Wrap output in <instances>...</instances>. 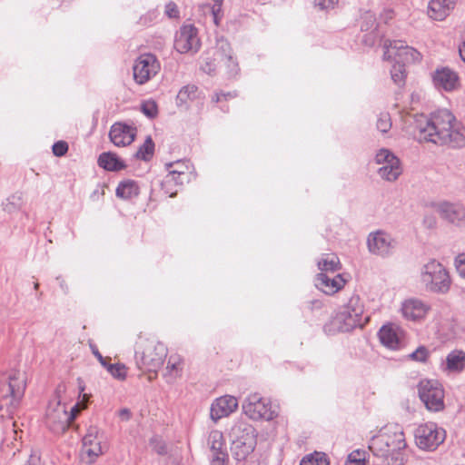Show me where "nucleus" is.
Returning <instances> with one entry per match:
<instances>
[{
    "label": "nucleus",
    "instance_id": "obj_19",
    "mask_svg": "<svg viewBox=\"0 0 465 465\" xmlns=\"http://www.w3.org/2000/svg\"><path fill=\"white\" fill-rule=\"evenodd\" d=\"M208 444L212 452L211 465H227L228 454L224 449L223 435L219 430L209 434Z\"/></svg>",
    "mask_w": 465,
    "mask_h": 465
},
{
    "label": "nucleus",
    "instance_id": "obj_9",
    "mask_svg": "<svg viewBox=\"0 0 465 465\" xmlns=\"http://www.w3.org/2000/svg\"><path fill=\"white\" fill-rule=\"evenodd\" d=\"M375 161L381 165L378 173L383 180L394 182L402 173L400 159L388 149H381L376 153Z\"/></svg>",
    "mask_w": 465,
    "mask_h": 465
},
{
    "label": "nucleus",
    "instance_id": "obj_47",
    "mask_svg": "<svg viewBox=\"0 0 465 465\" xmlns=\"http://www.w3.org/2000/svg\"><path fill=\"white\" fill-rule=\"evenodd\" d=\"M53 153L55 156L61 157L64 156L68 151V144L64 141H58L53 145Z\"/></svg>",
    "mask_w": 465,
    "mask_h": 465
},
{
    "label": "nucleus",
    "instance_id": "obj_48",
    "mask_svg": "<svg viewBox=\"0 0 465 465\" xmlns=\"http://www.w3.org/2000/svg\"><path fill=\"white\" fill-rule=\"evenodd\" d=\"M346 465H364V459L361 458L359 450L353 451L348 456Z\"/></svg>",
    "mask_w": 465,
    "mask_h": 465
},
{
    "label": "nucleus",
    "instance_id": "obj_36",
    "mask_svg": "<svg viewBox=\"0 0 465 465\" xmlns=\"http://www.w3.org/2000/svg\"><path fill=\"white\" fill-rule=\"evenodd\" d=\"M318 268L322 272H336L340 269L339 258L335 255L323 258L318 262Z\"/></svg>",
    "mask_w": 465,
    "mask_h": 465
},
{
    "label": "nucleus",
    "instance_id": "obj_52",
    "mask_svg": "<svg viewBox=\"0 0 465 465\" xmlns=\"http://www.w3.org/2000/svg\"><path fill=\"white\" fill-rule=\"evenodd\" d=\"M339 0H314L315 6L322 10L333 8Z\"/></svg>",
    "mask_w": 465,
    "mask_h": 465
},
{
    "label": "nucleus",
    "instance_id": "obj_15",
    "mask_svg": "<svg viewBox=\"0 0 465 465\" xmlns=\"http://www.w3.org/2000/svg\"><path fill=\"white\" fill-rule=\"evenodd\" d=\"M200 47V40L197 36V29L192 25L181 27L174 41V48L181 54L190 51L197 52Z\"/></svg>",
    "mask_w": 465,
    "mask_h": 465
},
{
    "label": "nucleus",
    "instance_id": "obj_59",
    "mask_svg": "<svg viewBox=\"0 0 465 465\" xmlns=\"http://www.w3.org/2000/svg\"><path fill=\"white\" fill-rule=\"evenodd\" d=\"M459 53L461 60L465 63V41L460 45Z\"/></svg>",
    "mask_w": 465,
    "mask_h": 465
},
{
    "label": "nucleus",
    "instance_id": "obj_1",
    "mask_svg": "<svg viewBox=\"0 0 465 465\" xmlns=\"http://www.w3.org/2000/svg\"><path fill=\"white\" fill-rule=\"evenodd\" d=\"M418 139L453 147L465 145V127L447 109L438 110L417 125Z\"/></svg>",
    "mask_w": 465,
    "mask_h": 465
},
{
    "label": "nucleus",
    "instance_id": "obj_16",
    "mask_svg": "<svg viewBox=\"0 0 465 465\" xmlns=\"http://www.w3.org/2000/svg\"><path fill=\"white\" fill-rule=\"evenodd\" d=\"M367 245L371 253L385 256L395 248L396 242L387 232L377 231L369 234Z\"/></svg>",
    "mask_w": 465,
    "mask_h": 465
},
{
    "label": "nucleus",
    "instance_id": "obj_27",
    "mask_svg": "<svg viewBox=\"0 0 465 465\" xmlns=\"http://www.w3.org/2000/svg\"><path fill=\"white\" fill-rule=\"evenodd\" d=\"M256 444L252 441H232L231 453L238 461L245 460L247 457L254 450Z\"/></svg>",
    "mask_w": 465,
    "mask_h": 465
},
{
    "label": "nucleus",
    "instance_id": "obj_42",
    "mask_svg": "<svg viewBox=\"0 0 465 465\" xmlns=\"http://www.w3.org/2000/svg\"><path fill=\"white\" fill-rule=\"evenodd\" d=\"M377 129L381 133H387L391 127V116L388 113H381L377 120Z\"/></svg>",
    "mask_w": 465,
    "mask_h": 465
},
{
    "label": "nucleus",
    "instance_id": "obj_26",
    "mask_svg": "<svg viewBox=\"0 0 465 465\" xmlns=\"http://www.w3.org/2000/svg\"><path fill=\"white\" fill-rule=\"evenodd\" d=\"M98 165L110 172H118L126 168L124 161L112 152L101 153L98 158Z\"/></svg>",
    "mask_w": 465,
    "mask_h": 465
},
{
    "label": "nucleus",
    "instance_id": "obj_46",
    "mask_svg": "<svg viewBox=\"0 0 465 465\" xmlns=\"http://www.w3.org/2000/svg\"><path fill=\"white\" fill-rule=\"evenodd\" d=\"M150 445L152 446L153 450L160 455H164L167 453L165 442L157 437H154L150 440Z\"/></svg>",
    "mask_w": 465,
    "mask_h": 465
},
{
    "label": "nucleus",
    "instance_id": "obj_30",
    "mask_svg": "<svg viewBox=\"0 0 465 465\" xmlns=\"http://www.w3.org/2000/svg\"><path fill=\"white\" fill-rule=\"evenodd\" d=\"M465 368V352L454 350L446 358V369L450 371H461Z\"/></svg>",
    "mask_w": 465,
    "mask_h": 465
},
{
    "label": "nucleus",
    "instance_id": "obj_28",
    "mask_svg": "<svg viewBox=\"0 0 465 465\" xmlns=\"http://www.w3.org/2000/svg\"><path fill=\"white\" fill-rule=\"evenodd\" d=\"M116 196L124 200L138 196L140 193L138 183L134 180L122 181L115 191Z\"/></svg>",
    "mask_w": 465,
    "mask_h": 465
},
{
    "label": "nucleus",
    "instance_id": "obj_32",
    "mask_svg": "<svg viewBox=\"0 0 465 465\" xmlns=\"http://www.w3.org/2000/svg\"><path fill=\"white\" fill-rule=\"evenodd\" d=\"M183 371V360L179 355H171L166 365L165 376L172 381L180 377Z\"/></svg>",
    "mask_w": 465,
    "mask_h": 465
},
{
    "label": "nucleus",
    "instance_id": "obj_13",
    "mask_svg": "<svg viewBox=\"0 0 465 465\" xmlns=\"http://www.w3.org/2000/svg\"><path fill=\"white\" fill-rule=\"evenodd\" d=\"M73 420L74 415H68L65 406L60 402L48 406L46 411V425L54 433H64Z\"/></svg>",
    "mask_w": 465,
    "mask_h": 465
},
{
    "label": "nucleus",
    "instance_id": "obj_37",
    "mask_svg": "<svg viewBox=\"0 0 465 465\" xmlns=\"http://www.w3.org/2000/svg\"><path fill=\"white\" fill-rule=\"evenodd\" d=\"M224 67L225 74L228 78H233L240 73V66L236 57L229 56V58L221 62Z\"/></svg>",
    "mask_w": 465,
    "mask_h": 465
},
{
    "label": "nucleus",
    "instance_id": "obj_24",
    "mask_svg": "<svg viewBox=\"0 0 465 465\" xmlns=\"http://www.w3.org/2000/svg\"><path fill=\"white\" fill-rule=\"evenodd\" d=\"M316 286L326 294H333L341 290L344 285V280L341 274L330 278L327 274L321 272L316 278Z\"/></svg>",
    "mask_w": 465,
    "mask_h": 465
},
{
    "label": "nucleus",
    "instance_id": "obj_12",
    "mask_svg": "<svg viewBox=\"0 0 465 465\" xmlns=\"http://www.w3.org/2000/svg\"><path fill=\"white\" fill-rule=\"evenodd\" d=\"M160 70V64L153 54H143L133 66L134 79L139 84H143L154 76Z\"/></svg>",
    "mask_w": 465,
    "mask_h": 465
},
{
    "label": "nucleus",
    "instance_id": "obj_34",
    "mask_svg": "<svg viewBox=\"0 0 465 465\" xmlns=\"http://www.w3.org/2000/svg\"><path fill=\"white\" fill-rule=\"evenodd\" d=\"M216 55L220 59V62L233 56V52L231 44L224 37H220L216 42Z\"/></svg>",
    "mask_w": 465,
    "mask_h": 465
},
{
    "label": "nucleus",
    "instance_id": "obj_7",
    "mask_svg": "<svg viewBox=\"0 0 465 465\" xmlns=\"http://www.w3.org/2000/svg\"><path fill=\"white\" fill-rule=\"evenodd\" d=\"M416 445L424 450H434L446 437L445 430L433 422L420 425L415 430Z\"/></svg>",
    "mask_w": 465,
    "mask_h": 465
},
{
    "label": "nucleus",
    "instance_id": "obj_3",
    "mask_svg": "<svg viewBox=\"0 0 465 465\" xmlns=\"http://www.w3.org/2000/svg\"><path fill=\"white\" fill-rule=\"evenodd\" d=\"M363 312L364 308L360 297L352 295L348 302L325 323L324 331L334 334L351 331L357 327L362 328L369 319L363 318Z\"/></svg>",
    "mask_w": 465,
    "mask_h": 465
},
{
    "label": "nucleus",
    "instance_id": "obj_20",
    "mask_svg": "<svg viewBox=\"0 0 465 465\" xmlns=\"http://www.w3.org/2000/svg\"><path fill=\"white\" fill-rule=\"evenodd\" d=\"M238 407V401L235 397L225 395L214 401L211 406L210 416L213 421L229 416Z\"/></svg>",
    "mask_w": 465,
    "mask_h": 465
},
{
    "label": "nucleus",
    "instance_id": "obj_45",
    "mask_svg": "<svg viewBox=\"0 0 465 465\" xmlns=\"http://www.w3.org/2000/svg\"><path fill=\"white\" fill-rule=\"evenodd\" d=\"M213 5L212 6V15L213 16V22L216 25H219L220 21L223 15V0H213Z\"/></svg>",
    "mask_w": 465,
    "mask_h": 465
},
{
    "label": "nucleus",
    "instance_id": "obj_35",
    "mask_svg": "<svg viewBox=\"0 0 465 465\" xmlns=\"http://www.w3.org/2000/svg\"><path fill=\"white\" fill-rule=\"evenodd\" d=\"M197 86L194 84H188L183 86L176 96L178 105L186 104L189 100H194L196 98Z\"/></svg>",
    "mask_w": 465,
    "mask_h": 465
},
{
    "label": "nucleus",
    "instance_id": "obj_29",
    "mask_svg": "<svg viewBox=\"0 0 465 465\" xmlns=\"http://www.w3.org/2000/svg\"><path fill=\"white\" fill-rule=\"evenodd\" d=\"M173 163H166V168L169 171L168 173L164 176L161 184L163 186L167 185H174L179 186L183 185L185 179H187V174L183 170H171L173 166Z\"/></svg>",
    "mask_w": 465,
    "mask_h": 465
},
{
    "label": "nucleus",
    "instance_id": "obj_18",
    "mask_svg": "<svg viewBox=\"0 0 465 465\" xmlns=\"http://www.w3.org/2000/svg\"><path fill=\"white\" fill-rule=\"evenodd\" d=\"M135 136L136 128L120 122L114 124L109 132L110 141L118 147L131 144Z\"/></svg>",
    "mask_w": 465,
    "mask_h": 465
},
{
    "label": "nucleus",
    "instance_id": "obj_41",
    "mask_svg": "<svg viewBox=\"0 0 465 465\" xmlns=\"http://www.w3.org/2000/svg\"><path fill=\"white\" fill-rule=\"evenodd\" d=\"M104 367L107 369L108 372L114 378H116L118 380H124L125 379L126 371H125L124 365L119 364V363L111 364V363L107 362L106 366H104Z\"/></svg>",
    "mask_w": 465,
    "mask_h": 465
},
{
    "label": "nucleus",
    "instance_id": "obj_64",
    "mask_svg": "<svg viewBox=\"0 0 465 465\" xmlns=\"http://www.w3.org/2000/svg\"><path fill=\"white\" fill-rule=\"evenodd\" d=\"M222 95H223V96H224L225 98H227V97H232V96H233L231 93L223 94Z\"/></svg>",
    "mask_w": 465,
    "mask_h": 465
},
{
    "label": "nucleus",
    "instance_id": "obj_60",
    "mask_svg": "<svg viewBox=\"0 0 465 465\" xmlns=\"http://www.w3.org/2000/svg\"><path fill=\"white\" fill-rule=\"evenodd\" d=\"M78 413H79V404L77 403L71 409L70 412H68V415H74V420Z\"/></svg>",
    "mask_w": 465,
    "mask_h": 465
},
{
    "label": "nucleus",
    "instance_id": "obj_10",
    "mask_svg": "<svg viewBox=\"0 0 465 465\" xmlns=\"http://www.w3.org/2000/svg\"><path fill=\"white\" fill-rule=\"evenodd\" d=\"M244 413L252 420H271L275 417L274 411L272 410L271 402L258 393L249 395L242 403Z\"/></svg>",
    "mask_w": 465,
    "mask_h": 465
},
{
    "label": "nucleus",
    "instance_id": "obj_57",
    "mask_svg": "<svg viewBox=\"0 0 465 465\" xmlns=\"http://www.w3.org/2000/svg\"><path fill=\"white\" fill-rule=\"evenodd\" d=\"M423 224L427 228H433L436 225V218L433 215H427L423 219Z\"/></svg>",
    "mask_w": 465,
    "mask_h": 465
},
{
    "label": "nucleus",
    "instance_id": "obj_58",
    "mask_svg": "<svg viewBox=\"0 0 465 465\" xmlns=\"http://www.w3.org/2000/svg\"><path fill=\"white\" fill-rule=\"evenodd\" d=\"M119 416L122 418V419H124L126 420H128L131 417V411L128 410V409H122L120 411H119Z\"/></svg>",
    "mask_w": 465,
    "mask_h": 465
},
{
    "label": "nucleus",
    "instance_id": "obj_21",
    "mask_svg": "<svg viewBox=\"0 0 465 465\" xmlns=\"http://www.w3.org/2000/svg\"><path fill=\"white\" fill-rule=\"evenodd\" d=\"M230 439L232 441H252V444H257V433L252 425L239 420L234 423L230 430Z\"/></svg>",
    "mask_w": 465,
    "mask_h": 465
},
{
    "label": "nucleus",
    "instance_id": "obj_23",
    "mask_svg": "<svg viewBox=\"0 0 465 465\" xmlns=\"http://www.w3.org/2000/svg\"><path fill=\"white\" fill-rule=\"evenodd\" d=\"M454 0H430L428 5V15L430 18L442 21L454 8Z\"/></svg>",
    "mask_w": 465,
    "mask_h": 465
},
{
    "label": "nucleus",
    "instance_id": "obj_44",
    "mask_svg": "<svg viewBox=\"0 0 465 465\" xmlns=\"http://www.w3.org/2000/svg\"><path fill=\"white\" fill-rule=\"evenodd\" d=\"M430 355L429 350L425 346H420L409 355L414 361L425 362Z\"/></svg>",
    "mask_w": 465,
    "mask_h": 465
},
{
    "label": "nucleus",
    "instance_id": "obj_51",
    "mask_svg": "<svg viewBox=\"0 0 465 465\" xmlns=\"http://www.w3.org/2000/svg\"><path fill=\"white\" fill-rule=\"evenodd\" d=\"M202 70L209 75H213L216 73L215 59L207 60L203 65Z\"/></svg>",
    "mask_w": 465,
    "mask_h": 465
},
{
    "label": "nucleus",
    "instance_id": "obj_43",
    "mask_svg": "<svg viewBox=\"0 0 465 465\" xmlns=\"http://www.w3.org/2000/svg\"><path fill=\"white\" fill-rule=\"evenodd\" d=\"M142 112L149 118L156 117L158 114L157 104L154 101H145L141 105Z\"/></svg>",
    "mask_w": 465,
    "mask_h": 465
},
{
    "label": "nucleus",
    "instance_id": "obj_55",
    "mask_svg": "<svg viewBox=\"0 0 465 465\" xmlns=\"http://www.w3.org/2000/svg\"><path fill=\"white\" fill-rule=\"evenodd\" d=\"M376 41V34L375 32L371 31L369 34L364 35L362 38V43L365 45L372 46L375 44Z\"/></svg>",
    "mask_w": 465,
    "mask_h": 465
},
{
    "label": "nucleus",
    "instance_id": "obj_40",
    "mask_svg": "<svg viewBox=\"0 0 465 465\" xmlns=\"http://www.w3.org/2000/svg\"><path fill=\"white\" fill-rule=\"evenodd\" d=\"M300 465H329V461L324 454L315 452L312 455L304 457Z\"/></svg>",
    "mask_w": 465,
    "mask_h": 465
},
{
    "label": "nucleus",
    "instance_id": "obj_2",
    "mask_svg": "<svg viewBox=\"0 0 465 465\" xmlns=\"http://www.w3.org/2000/svg\"><path fill=\"white\" fill-rule=\"evenodd\" d=\"M406 447L405 435L397 424L386 426L369 442V450L381 465H403Z\"/></svg>",
    "mask_w": 465,
    "mask_h": 465
},
{
    "label": "nucleus",
    "instance_id": "obj_33",
    "mask_svg": "<svg viewBox=\"0 0 465 465\" xmlns=\"http://www.w3.org/2000/svg\"><path fill=\"white\" fill-rule=\"evenodd\" d=\"M154 153V143L151 136H147L144 143L138 148L134 157L143 161H149Z\"/></svg>",
    "mask_w": 465,
    "mask_h": 465
},
{
    "label": "nucleus",
    "instance_id": "obj_61",
    "mask_svg": "<svg viewBox=\"0 0 465 465\" xmlns=\"http://www.w3.org/2000/svg\"><path fill=\"white\" fill-rule=\"evenodd\" d=\"M384 15H386L385 16V20L387 21L388 19H391L393 17V11L392 10H386L384 12Z\"/></svg>",
    "mask_w": 465,
    "mask_h": 465
},
{
    "label": "nucleus",
    "instance_id": "obj_17",
    "mask_svg": "<svg viewBox=\"0 0 465 465\" xmlns=\"http://www.w3.org/2000/svg\"><path fill=\"white\" fill-rule=\"evenodd\" d=\"M432 82L438 90L446 92L457 90L460 85L458 74L449 67L437 68L432 74Z\"/></svg>",
    "mask_w": 465,
    "mask_h": 465
},
{
    "label": "nucleus",
    "instance_id": "obj_38",
    "mask_svg": "<svg viewBox=\"0 0 465 465\" xmlns=\"http://www.w3.org/2000/svg\"><path fill=\"white\" fill-rule=\"evenodd\" d=\"M391 79L398 85H402L405 83L406 72L405 64L396 62L391 70Z\"/></svg>",
    "mask_w": 465,
    "mask_h": 465
},
{
    "label": "nucleus",
    "instance_id": "obj_39",
    "mask_svg": "<svg viewBox=\"0 0 465 465\" xmlns=\"http://www.w3.org/2000/svg\"><path fill=\"white\" fill-rule=\"evenodd\" d=\"M360 26H361V31L375 32L376 27H377L375 15L371 11L365 12L361 17V25Z\"/></svg>",
    "mask_w": 465,
    "mask_h": 465
},
{
    "label": "nucleus",
    "instance_id": "obj_22",
    "mask_svg": "<svg viewBox=\"0 0 465 465\" xmlns=\"http://www.w3.org/2000/svg\"><path fill=\"white\" fill-rule=\"evenodd\" d=\"M429 311V306L418 299H410L402 303L401 312L406 319L417 321L423 318Z\"/></svg>",
    "mask_w": 465,
    "mask_h": 465
},
{
    "label": "nucleus",
    "instance_id": "obj_54",
    "mask_svg": "<svg viewBox=\"0 0 465 465\" xmlns=\"http://www.w3.org/2000/svg\"><path fill=\"white\" fill-rule=\"evenodd\" d=\"M91 351L93 354L97 358L100 363L104 367L107 364L108 358H104L103 355L99 352L97 347L94 344H90Z\"/></svg>",
    "mask_w": 465,
    "mask_h": 465
},
{
    "label": "nucleus",
    "instance_id": "obj_31",
    "mask_svg": "<svg viewBox=\"0 0 465 465\" xmlns=\"http://www.w3.org/2000/svg\"><path fill=\"white\" fill-rule=\"evenodd\" d=\"M381 342L390 349L397 348L399 338L392 325H384L379 331Z\"/></svg>",
    "mask_w": 465,
    "mask_h": 465
},
{
    "label": "nucleus",
    "instance_id": "obj_25",
    "mask_svg": "<svg viewBox=\"0 0 465 465\" xmlns=\"http://www.w3.org/2000/svg\"><path fill=\"white\" fill-rule=\"evenodd\" d=\"M438 212L443 219L450 223H459L465 219V209L457 204L441 203L438 206Z\"/></svg>",
    "mask_w": 465,
    "mask_h": 465
},
{
    "label": "nucleus",
    "instance_id": "obj_8",
    "mask_svg": "<svg viewBox=\"0 0 465 465\" xmlns=\"http://www.w3.org/2000/svg\"><path fill=\"white\" fill-rule=\"evenodd\" d=\"M419 396L426 408L432 411L443 410L444 392L437 381H421L418 385Z\"/></svg>",
    "mask_w": 465,
    "mask_h": 465
},
{
    "label": "nucleus",
    "instance_id": "obj_4",
    "mask_svg": "<svg viewBox=\"0 0 465 465\" xmlns=\"http://www.w3.org/2000/svg\"><path fill=\"white\" fill-rule=\"evenodd\" d=\"M26 388L25 372L11 371L0 377V411L11 415L23 398Z\"/></svg>",
    "mask_w": 465,
    "mask_h": 465
},
{
    "label": "nucleus",
    "instance_id": "obj_56",
    "mask_svg": "<svg viewBox=\"0 0 465 465\" xmlns=\"http://www.w3.org/2000/svg\"><path fill=\"white\" fill-rule=\"evenodd\" d=\"M162 190L165 194H167L169 197H174L177 194V190L174 188V185H167L163 186L161 184Z\"/></svg>",
    "mask_w": 465,
    "mask_h": 465
},
{
    "label": "nucleus",
    "instance_id": "obj_11",
    "mask_svg": "<svg viewBox=\"0 0 465 465\" xmlns=\"http://www.w3.org/2000/svg\"><path fill=\"white\" fill-rule=\"evenodd\" d=\"M384 48L383 58L386 60L394 59L396 62L405 64L420 61L421 58L417 50L404 45L401 41H386Z\"/></svg>",
    "mask_w": 465,
    "mask_h": 465
},
{
    "label": "nucleus",
    "instance_id": "obj_6",
    "mask_svg": "<svg viewBox=\"0 0 465 465\" xmlns=\"http://www.w3.org/2000/svg\"><path fill=\"white\" fill-rule=\"evenodd\" d=\"M421 282L428 291L436 293H446L451 283L448 271L435 260L430 261L422 267Z\"/></svg>",
    "mask_w": 465,
    "mask_h": 465
},
{
    "label": "nucleus",
    "instance_id": "obj_63",
    "mask_svg": "<svg viewBox=\"0 0 465 465\" xmlns=\"http://www.w3.org/2000/svg\"><path fill=\"white\" fill-rule=\"evenodd\" d=\"M213 102L215 103H218L221 99H220V95L217 94H215V96L213 98Z\"/></svg>",
    "mask_w": 465,
    "mask_h": 465
},
{
    "label": "nucleus",
    "instance_id": "obj_50",
    "mask_svg": "<svg viewBox=\"0 0 465 465\" xmlns=\"http://www.w3.org/2000/svg\"><path fill=\"white\" fill-rule=\"evenodd\" d=\"M165 14L170 18H178L179 17V10L175 3L169 2L165 5Z\"/></svg>",
    "mask_w": 465,
    "mask_h": 465
},
{
    "label": "nucleus",
    "instance_id": "obj_53",
    "mask_svg": "<svg viewBox=\"0 0 465 465\" xmlns=\"http://www.w3.org/2000/svg\"><path fill=\"white\" fill-rule=\"evenodd\" d=\"M7 200L10 204L19 207L23 203V193L17 192L12 194Z\"/></svg>",
    "mask_w": 465,
    "mask_h": 465
},
{
    "label": "nucleus",
    "instance_id": "obj_62",
    "mask_svg": "<svg viewBox=\"0 0 465 465\" xmlns=\"http://www.w3.org/2000/svg\"><path fill=\"white\" fill-rule=\"evenodd\" d=\"M150 374L148 376L149 381H152L157 377V371H148Z\"/></svg>",
    "mask_w": 465,
    "mask_h": 465
},
{
    "label": "nucleus",
    "instance_id": "obj_5",
    "mask_svg": "<svg viewBox=\"0 0 465 465\" xmlns=\"http://www.w3.org/2000/svg\"><path fill=\"white\" fill-rule=\"evenodd\" d=\"M167 356V348L154 339H140L135 351L136 364L143 371H157Z\"/></svg>",
    "mask_w": 465,
    "mask_h": 465
},
{
    "label": "nucleus",
    "instance_id": "obj_14",
    "mask_svg": "<svg viewBox=\"0 0 465 465\" xmlns=\"http://www.w3.org/2000/svg\"><path fill=\"white\" fill-rule=\"evenodd\" d=\"M101 440L98 437L96 427H90L83 438L81 459L86 464H93L103 454Z\"/></svg>",
    "mask_w": 465,
    "mask_h": 465
},
{
    "label": "nucleus",
    "instance_id": "obj_49",
    "mask_svg": "<svg viewBox=\"0 0 465 465\" xmlns=\"http://www.w3.org/2000/svg\"><path fill=\"white\" fill-rule=\"evenodd\" d=\"M455 265L459 274L465 278V253H460L456 257Z\"/></svg>",
    "mask_w": 465,
    "mask_h": 465
}]
</instances>
